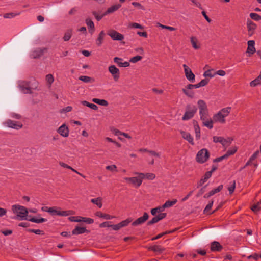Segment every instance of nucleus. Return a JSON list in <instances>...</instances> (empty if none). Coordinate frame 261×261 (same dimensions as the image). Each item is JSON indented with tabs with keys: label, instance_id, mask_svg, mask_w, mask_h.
I'll return each mask as SVG.
<instances>
[{
	"label": "nucleus",
	"instance_id": "1",
	"mask_svg": "<svg viewBox=\"0 0 261 261\" xmlns=\"http://www.w3.org/2000/svg\"><path fill=\"white\" fill-rule=\"evenodd\" d=\"M231 107H226L221 109L217 113L213 116V120L215 122H219L223 124L225 123V118L228 116L230 112Z\"/></svg>",
	"mask_w": 261,
	"mask_h": 261
},
{
	"label": "nucleus",
	"instance_id": "2",
	"mask_svg": "<svg viewBox=\"0 0 261 261\" xmlns=\"http://www.w3.org/2000/svg\"><path fill=\"white\" fill-rule=\"evenodd\" d=\"M14 213L16 214L19 220H28V211L27 208L19 205H14L12 206Z\"/></svg>",
	"mask_w": 261,
	"mask_h": 261
},
{
	"label": "nucleus",
	"instance_id": "3",
	"mask_svg": "<svg viewBox=\"0 0 261 261\" xmlns=\"http://www.w3.org/2000/svg\"><path fill=\"white\" fill-rule=\"evenodd\" d=\"M197 109L194 105L188 104L186 107L185 112L182 116V120H188L193 118L197 112Z\"/></svg>",
	"mask_w": 261,
	"mask_h": 261
},
{
	"label": "nucleus",
	"instance_id": "4",
	"mask_svg": "<svg viewBox=\"0 0 261 261\" xmlns=\"http://www.w3.org/2000/svg\"><path fill=\"white\" fill-rule=\"evenodd\" d=\"M210 155V153L207 149L205 148L202 149L197 152L196 161L199 163H204L208 160Z\"/></svg>",
	"mask_w": 261,
	"mask_h": 261
},
{
	"label": "nucleus",
	"instance_id": "5",
	"mask_svg": "<svg viewBox=\"0 0 261 261\" xmlns=\"http://www.w3.org/2000/svg\"><path fill=\"white\" fill-rule=\"evenodd\" d=\"M60 208L51 207L49 213L52 215H58L62 216H67L74 214V212L72 210L60 211Z\"/></svg>",
	"mask_w": 261,
	"mask_h": 261
},
{
	"label": "nucleus",
	"instance_id": "6",
	"mask_svg": "<svg viewBox=\"0 0 261 261\" xmlns=\"http://www.w3.org/2000/svg\"><path fill=\"white\" fill-rule=\"evenodd\" d=\"M195 86L193 84H189L181 89L182 93L188 98H193L195 96V92L193 89Z\"/></svg>",
	"mask_w": 261,
	"mask_h": 261
},
{
	"label": "nucleus",
	"instance_id": "7",
	"mask_svg": "<svg viewBox=\"0 0 261 261\" xmlns=\"http://www.w3.org/2000/svg\"><path fill=\"white\" fill-rule=\"evenodd\" d=\"M124 179L128 184H130L136 188H138L141 186L142 182V179L139 176V177H125Z\"/></svg>",
	"mask_w": 261,
	"mask_h": 261
},
{
	"label": "nucleus",
	"instance_id": "8",
	"mask_svg": "<svg viewBox=\"0 0 261 261\" xmlns=\"http://www.w3.org/2000/svg\"><path fill=\"white\" fill-rule=\"evenodd\" d=\"M108 35L115 41H122L124 37V35L114 30H110L108 32Z\"/></svg>",
	"mask_w": 261,
	"mask_h": 261
},
{
	"label": "nucleus",
	"instance_id": "9",
	"mask_svg": "<svg viewBox=\"0 0 261 261\" xmlns=\"http://www.w3.org/2000/svg\"><path fill=\"white\" fill-rule=\"evenodd\" d=\"M214 142H220L223 146H228L231 143L233 139L231 138H228L227 139L222 137L214 136L213 138Z\"/></svg>",
	"mask_w": 261,
	"mask_h": 261
},
{
	"label": "nucleus",
	"instance_id": "10",
	"mask_svg": "<svg viewBox=\"0 0 261 261\" xmlns=\"http://www.w3.org/2000/svg\"><path fill=\"white\" fill-rule=\"evenodd\" d=\"M197 105L200 116L208 114L207 105L203 100H199L197 102Z\"/></svg>",
	"mask_w": 261,
	"mask_h": 261
},
{
	"label": "nucleus",
	"instance_id": "11",
	"mask_svg": "<svg viewBox=\"0 0 261 261\" xmlns=\"http://www.w3.org/2000/svg\"><path fill=\"white\" fill-rule=\"evenodd\" d=\"M184 72L187 79L190 82H193L195 80V76L192 72L191 69L186 64L183 65Z\"/></svg>",
	"mask_w": 261,
	"mask_h": 261
},
{
	"label": "nucleus",
	"instance_id": "12",
	"mask_svg": "<svg viewBox=\"0 0 261 261\" xmlns=\"http://www.w3.org/2000/svg\"><path fill=\"white\" fill-rule=\"evenodd\" d=\"M108 70L112 75L115 81H118L120 77V72L118 68L115 65H111L108 68Z\"/></svg>",
	"mask_w": 261,
	"mask_h": 261
},
{
	"label": "nucleus",
	"instance_id": "13",
	"mask_svg": "<svg viewBox=\"0 0 261 261\" xmlns=\"http://www.w3.org/2000/svg\"><path fill=\"white\" fill-rule=\"evenodd\" d=\"M19 88L24 93H32L31 88L30 86V82L27 81H21L19 84Z\"/></svg>",
	"mask_w": 261,
	"mask_h": 261
},
{
	"label": "nucleus",
	"instance_id": "14",
	"mask_svg": "<svg viewBox=\"0 0 261 261\" xmlns=\"http://www.w3.org/2000/svg\"><path fill=\"white\" fill-rule=\"evenodd\" d=\"M149 218V215L147 213H144L143 216L140 217L134 221L132 225L136 226L143 224Z\"/></svg>",
	"mask_w": 261,
	"mask_h": 261
},
{
	"label": "nucleus",
	"instance_id": "15",
	"mask_svg": "<svg viewBox=\"0 0 261 261\" xmlns=\"http://www.w3.org/2000/svg\"><path fill=\"white\" fill-rule=\"evenodd\" d=\"M247 27L249 36H252L256 28V24L250 19H248L247 21Z\"/></svg>",
	"mask_w": 261,
	"mask_h": 261
},
{
	"label": "nucleus",
	"instance_id": "16",
	"mask_svg": "<svg viewBox=\"0 0 261 261\" xmlns=\"http://www.w3.org/2000/svg\"><path fill=\"white\" fill-rule=\"evenodd\" d=\"M58 132L61 136L64 137H67L69 135V129L65 124H63L61 126L58 128Z\"/></svg>",
	"mask_w": 261,
	"mask_h": 261
},
{
	"label": "nucleus",
	"instance_id": "17",
	"mask_svg": "<svg viewBox=\"0 0 261 261\" xmlns=\"http://www.w3.org/2000/svg\"><path fill=\"white\" fill-rule=\"evenodd\" d=\"M7 126L16 129H19L22 127V124L17 123L16 122L9 120L6 122Z\"/></svg>",
	"mask_w": 261,
	"mask_h": 261
},
{
	"label": "nucleus",
	"instance_id": "18",
	"mask_svg": "<svg viewBox=\"0 0 261 261\" xmlns=\"http://www.w3.org/2000/svg\"><path fill=\"white\" fill-rule=\"evenodd\" d=\"M123 59L122 58H119V57H115L114 58V62L117 64V65L119 67H127L130 66L129 62L125 61L124 62H122V61Z\"/></svg>",
	"mask_w": 261,
	"mask_h": 261
},
{
	"label": "nucleus",
	"instance_id": "19",
	"mask_svg": "<svg viewBox=\"0 0 261 261\" xmlns=\"http://www.w3.org/2000/svg\"><path fill=\"white\" fill-rule=\"evenodd\" d=\"M248 47L247 49V53L251 55L253 54L255 51L256 49L254 47L255 41L254 40H249L247 42Z\"/></svg>",
	"mask_w": 261,
	"mask_h": 261
},
{
	"label": "nucleus",
	"instance_id": "20",
	"mask_svg": "<svg viewBox=\"0 0 261 261\" xmlns=\"http://www.w3.org/2000/svg\"><path fill=\"white\" fill-rule=\"evenodd\" d=\"M180 134L182 137L188 141L191 144L194 145V143L193 141V137L191 136L190 133L185 132L184 130H180Z\"/></svg>",
	"mask_w": 261,
	"mask_h": 261
},
{
	"label": "nucleus",
	"instance_id": "21",
	"mask_svg": "<svg viewBox=\"0 0 261 261\" xmlns=\"http://www.w3.org/2000/svg\"><path fill=\"white\" fill-rule=\"evenodd\" d=\"M223 249L222 246L217 241H214L211 244L212 251H220Z\"/></svg>",
	"mask_w": 261,
	"mask_h": 261
},
{
	"label": "nucleus",
	"instance_id": "22",
	"mask_svg": "<svg viewBox=\"0 0 261 261\" xmlns=\"http://www.w3.org/2000/svg\"><path fill=\"white\" fill-rule=\"evenodd\" d=\"M148 250H151L153 251L156 253H162L165 250V248L162 247L160 245H153L151 246H149L147 248Z\"/></svg>",
	"mask_w": 261,
	"mask_h": 261
},
{
	"label": "nucleus",
	"instance_id": "23",
	"mask_svg": "<svg viewBox=\"0 0 261 261\" xmlns=\"http://www.w3.org/2000/svg\"><path fill=\"white\" fill-rule=\"evenodd\" d=\"M135 174L139 175L141 177L142 179L145 178L149 180H153L155 178V175L152 173H147L146 174L142 173H135Z\"/></svg>",
	"mask_w": 261,
	"mask_h": 261
},
{
	"label": "nucleus",
	"instance_id": "24",
	"mask_svg": "<svg viewBox=\"0 0 261 261\" xmlns=\"http://www.w3.org/2000/svg\"><path fill=\"white\" fill-rule=\"evenodd\" d=\"M121 5L120 4H115L109 7L107 10L104 13V15H107L108 14H110L113 13L114 12L118 10L120 7Z\"/></svg>",
	"mask_w": 261,
	"mask_h": 261
},
{
	"label": "nucleus",
	"instance_id": "25",
	"mask_svg": "<svg viewBox=\"0 0 261 261\" xmlns=\"http://www.w3.org/2000/svg\"><path fill=\"white\" fill-rule=\"evenodd\" d=\"M193 123L194 125V130L195 132V137L197 140H199L200 138V129L199 126L198 124V122L195 121H193Z\"/></svg>",
	"mask_w": 261,
	"mask_h": 261
},
{
	"label": "nucleus",
	"instance_id": "26",
	"mask_svg": "<svg viewBox=\"0 0 261 261\" xmlns=\"http://www.w3.org/2000/svg\"><path fill=\"white\" fill-rule=\"evenodd\" d=\"M46 50V49L45 48H38L36 50H34L32 54V56L33 58L35 59L40 57L41 56L43 55L44 50Z\"/></svg>",
	"mask_w": 261,
	"mask_h": 261
},
{
	"label": "nucleus",
	"instance_id": "27",
	"mask_svg": "<svg viewBox=\"0 0 261 261\" xmlns=\"http://www.w3.org/2000/svg\"><path fill=\"white\" fill-rule=\"evenodd\" d=\"M85 22L89 29V32L92 34L95 30L94 24L91 19L87 18L85 20Z\"/></svg>",
	"mask_w": 261,
	"mask_h": 261
},
{
	"label": "nucleus",
	"instance_id": "28",
	"mask_svg": "<svg viewBox=\"0 0 261 261\" xmlns=\"http://www.w3.org/2000/svg\"><path fill=\"white\" fill-rule=\"evenodd\" d=\"M190 41L192 47L195 49L200 48V45L198 44V41L196 37L192 36L190 38Z\"/></svg>",
	"mask_w": 261,
	"mask_h": 261
},
{
	"label": "nucleus",
	"instance_id": "29",
	"mask_svg": "<svg viewBox=\"0 0 261 261\" xmlns=\"http://www.w3.org/2000/svg\"><path fill=\"white\" fill-rule=\"evenodd\" d=\"M95 215L99 218H102L107 220H110L114 218L113 216H112L107 214L102 213L101 212H97L95 213Z\"/></svg>",
	"mask_w": 261,
	"mask_h": 261
},
{
	"label": "nucleus",
	"instance_id": "30",
	"mask_svg": "<svg viewBox=\"0 0 261 261\" xmlns=\"http://www.w3.org/2000/svg\"><path fill=\"white\" fill-rule=\"evenodd\" d=\"M215 75L216 73L213 69H208L203 73V76L206 78H212Z\"/></svg>",
	"mask_w": 261,
	"mask_h": 261
},
{
	"label": "nucleus",
	"instance_id": "31",
	"mask_svg": "<svg viewBox=\"0 0 261 261\" xmlns=\"http://www.w3.org/2000/svg\"><path fill=\"white\" fill-rule=\"evenodd\" d=\"M105 35V33L103 31H101L100 33L99 34L97 40H96V44L97 46H99L101 45L102 43L104 37Z\"/></svg>",
	"mask_w": 261,
	"mask_h": 261
},
{
	"label": "nucleus",
	"instance_id": "32",
	"mask_svg": "<svg viewBox=\"0 0 261 261\" xmlns=\"http://www.w3.org/2000/svg\"><path fill=\"white\" fill-rule=\"evenodd\" d=\"M86 231V228L77 226L72 230V233L73 234H79L83 233Z\"/></svg>",
	"mask_w": 261,
	"mask_h": 261
},
{
	"label": "nucleus",
	"instance_id": "33",
	"mask_svg": "<svg viewBox=\"0 0 261 261\" xmlns=\"http://www.w3.org/2000/svg\"><path fill=\"white\" fill-rule=\"evenodd\" d=\"M92 101L98 105L107 107L108 106V102L105 99H99L97 98H93Z\"/></svg>",
	"mask_w": 261,
	"mask_h": 261
},
{
	"label": "nucleus",
	"instance_id": "34",
	"mask_svg": "<svg viewBox=\"0 0 261 261\" xmlns=\"http://www.w3.org/2000/svg\"><path fill=\"white\" fill-rule=\"evenodd\" d=\"M79 79L80 81H82L85 83H93L95 81L94 78L91 77L90 76H81L79 77Z\"/></svg>",
	"mask_w": 261,
	"mask_h": 261
},
{
	"label": "nucleus",
	"instance_id": "35",
	"mask_svg": "<svg viewBox=\"0 0 261 261\" xmlns=\"http://www.w3.org/2000/svg\"><path fill=\"white\" fill-rule=\"evenodd\" d=\"M209 82V79L207 78H205L204 79L202 80L200 82L196 84H194L195 86V88H198L201 87H203L206 86L208 83Z\"/></svg>",
	"mask_w": 261,
	"mask_h": 261
},
{
	"label": "nucleus",
	"instance_id": "36",
	"mask_svg": "<svg viewBox=\"0 0 261 261\" xmlns=\"http://www.w3.org/2000/svg\"><path fill=\"white\" fill-rule=\"evenodd\" d=\"M91 202L92 203L97 205L99 208H101L102 207V198L100 197H97L96 198L92 199L91 200Z\"/></svg>",
	"mask_w": 261,
	"mask_h": 261
},
{
	"label": "nucleus",
	"instance_id": "37",
	"mask_svg": "<svg viewBox=\"0 0 261 261\" xmlns=\"http://www.w3.org/2000/svg\"><path fill=\"white\" fill-rule=\"evenodd\" d=\"M72 35V30L69 29L64 34V35L63 37L64 41H67L69 40L71 38V37Z\"/></svg>",
	"mask_w": 261,
	"mask_h": 261
},
{
	"label": "nucleus",
	"instance_id": "38",
	"mask_svg": "<svg viewBox=\"0 0 261 261\" xmlns=\"http://www.w3.org/2000/svg\"><path fill=\"white\" fill-rule=\"evenodd\" d=\"M177 200L174 199L173 201H167L162 206L163 210L165 208L169 207L175 204L177 202Z\"/></svg>",
	"mask_w": 261,
	"mask_h": 261
},
{
	"label": "nucleus",
	"instance_id": "39",
	"mask_svg": "<svg viewBox=\"0 0 261 261\" xmlns=\"http://www.w3.org/2000/svg\"><path fill=\"white\" fill-rule=\"evenodd\" d=\"M175 230H176V229H173V230H172L171 231H165V232H164L163 233L159 234L156 237L152 238L151 239V240L153 241V240L158 239L161 238L162 237H163V236H164L165 234H167L170 233H172V232L175 231Z\"/></svg>",
	"mask_w": 261,
	"mask_h": 261
},
{
	"label": "nucleus",
	"instance_id": "40",
	"mask_svg": "<svg viewBox=\"0 0 261 261\" xmlns=\"http://www.w3.org/2000/svg\"><path fill=\"white\" fill-rule=\"evenodd\" d=\"M132 221L133 219L131 218H128L127 219L121 221L119 223L121 228L127 226Z\"/></svg>",
	"mask_w": 261,
	"mask_h": 261
},
{
	"label": "nucleus",
	"instance_id": "41",
	"mask_svg": "<svg viewBox=\"0 0 261 261\" xmlns=\"http://www.w3.org/2000/svg\"><path fill=\"white\" fill-rule=\"evenodd\" d=\"M213 119H212L211 118L210 119L208 120L205 122H203V125L209 129H212L213 127V122H214Z\"/></svg>",
	"mask_w": 261,
	"mask_h": 261
},
{
	"label": "nucleus",
	"instance_id": "42",
	"mask_svg": "<svg viewBox=\"0 0 261 261\" xmlns=\"http://www.w3.org/2000/svg\"><path fill=\"white\" fill-rule=\"evenodd\" d=\"M142 56L137 55L136 56L133 57L129 59V62L132 63H136L138 61H141L142 59Z\"/></svg>",
	"mask_w": 261,
	"mask_h": 261
},
{
	"label": "nucleus",
	"instance_id": "43",
	"mask_svg": "<svg viewBox=\"0 0 261 261\" xmlns=\"http://www.w3.org/2000/svg\"><path fill=\"white\" fill-rule=\"evenodd\" d=\"M237 147L235 146V147H233L231 149L228 150L226 152V154H224V155L226 157V158L227 159L230 155L234 154L237 152Z\"/></svg>",
	"mask_w": 261,
	"mask_h": 261
},
{
	"label": "nucleus",
	"instance_id": "44",
	"mask_svg": "<svg viewBox=\"0 0 261 261\" xmlns=\"http://www.w3.org/2000/svg\"><path fill=\"white\" fill-rule=\"evenodd\" d=\"M28 220L33 222L36 223H42V222H44L46 221V220L45 219L43 218H41L40 219H36L34 217L29 219H28Z\"/></svg>",
	"mask_w": 261,
	"mask_h": 261
},
{
	"label": "nucleus",
	"instance_id": "45",
	"mask_svg": "<svg viewBox=\"0 0 261 261\" xmlns=\"http://www.w3.org/2000/svg\"><path fill=\"white\" fill-rule=\"evenodd\" d=\"M251 209L254 213H257L261 210V207L259 206V202H257L256 204L253 205Z\"/></svg>",
	"mask_w": 261,
	"mask_h": 261
},
{
	"label": "nucleus",
	"instance_id": "46",
	"mask_svg": "<svg viewBox=\"0 0 261 261\" xmlns=\"http://www.w3.org/2000/svg\"><path fill=\"white\" fill-rule=\"evenodd\" d=\"M250 17H251V19L255 20L256 21L261 20V16H260L257 13H251L250 14Z\"/></svg>",
	"mask_w": 261,
	"mask_h": 261
},
{
	"label": "nucleus",
	"instance_id": "47",
	"mask_svg": "<svg viewBox=\"0 0 261 261\" xmlns=\"http://www.w3.org/2000/svg\"><path fill=\"white\" fill-rule=\"evenodd\" d=\"M163 208L162 207H155V208H152L151 209V214L154 216L156 213H160V212H161L163 211Z\"/></svg>",
	"mask_w": 261,
	"mask_h": 261
},
{
	"label": "nucleus",
	"instance_id": "48",
	"mask_svg": "<svg viewBox=\"0 0 261 261\" xmlns=\"http://www.w3.org/2000/svg\"><path fill=\"white\" fill-rule=\"evenodd\" d=\"M157 24L159 27H160L162 29H167V30H168L171 31H174L176 30V29L172 27L165 25L162 24L160 23H158Z\"/></svg>",
	"mask_w": 261,
	"mask_h": 261
},
{
	"label": "nucleus",
	"instance_id": "49",
	"mask_svg": "<svg viewBox=\"0 0 261 261\" xmlns=\"http://www.w3.org/2000/svg\"><path fill=\"white\" fill-rule=\"evenodd\" d=\"M213 204V201H211L205 207V209L204 210V213H208L210 214L213 213H209L210 211L211 210L212 205Z\"/></svg>",
	"mask_w": 261,
	"mask_h": 261
},
{
	"label": "nucleus",
	"instance_id": "50",
	"mask_svg": "<svg viewBox=\"0 0 261 261\" xmlns=\"http://www.w3.org/2000/svg\"><path fill=\"white\" fill-rule=\"evenodd\" d=\"M46 80L49 85V86H50L54 81V79L53 75L50 74H47L46 76Z\"/></svg>",
	"mask_w": 261,
	"mask_h": 261
},
{
	"label": "nucleus",
	"instance_id": "51",
	"mask_svg": "<svg viewBox=\"0 0 261 261\" xmlns=\"http://www.w3.org/2000/svg\"><path fill=\"white\" fill-rule=\"evenodd\" d=\"M159 221H160V218H158V217H157V216H156L154 217H153L151 220L148 221L147 222V224L148 225H151L155 223H157Z\"/></svg>",
	"mask_w": 261,
	"mask_h": 261
},
{
	"label": "nucleus",
	"instance_id": "52",
	"mask_svg": "<svg viewBox=\"0 0 261 261\" xmlns=\"http://www.w3.org/2000/svg\"><path fill=\"white\" fill-rule=\"evenodd\" d=\"M106 169L111 171H117V166L115 165H108L106 166Z\"/></svg>",
	"mask_w": 261,
	"mask_h": 261
},
{
	"label": "nucleus",
	"instance_id": "53",
	"mask_svg": "<svg viewBox=\"0 0 261 261\" xmlns=\"http://www.w3.org/2000/svg\"><path fill=\"white\" fill-rule=\"evenodd\" d=\"M129 28L141 29H143V26H142L141 24H140L139 23H136V22H134V23H132L130 24H129Z\"/></svg>",
	"mask_w": 261,
	"mask_h": 261
},
{
	"label": "nucleus",
	"instance_id": "54",
	"mask_svg": "<svg viewBox=\"0 0 261 261\" xmlns=\"http://www.w3.org/2000/svg\"><path fill=\"white\" fill-rule=\"evenodd\" d=\"M200 120L202 121V123H205L206 121L211 119V118L209 117L208 114L200 116Z\"/></svg>",
	"mask_w": 261,
	"mask_h": 261
},
{
	"label": "nucleus",
	"instance_id": "55",
	"mask_svg": "<svg viewBox=\"0 0 261 261\" xmlns=\"http://www.w3.org/2000/svg\"><path fill=\"white\" fill-rule=\"evenodd\" d=\"M92 14L95 16V18L97 19V21L100 20L102 19V18L106 15H104V13L101 15H99L96 11H93Z\"/></svg>",
	"mask_w": 261,
	"mask_h": 261
},
{
	"label": "nucleus",
	"instance_id": "56",
	"mask_svg": "<svg viewBox=\"0 0 261 261\" xmlns=\"http://www.w3.org/2000/svg\"><path fill=\"white\" fill-rule=\"evenodd\" d=\"M29 231L31 232H33L36 234L38 235H43L44 234V232L43 231L40 229H29Z\"/></svg>",
	"mask_w": 261,
	"mask_h": 261
},
{
	"label": "nucleus",
	"instance_id": "57",
	"mask_svg": "<svg viewBox=\"0 0 261 261\" xmlns=\"http://www.w3.org/2000/svg\"><path fill=\"white\" fill-rule=\"evenodd\" d=\"M236 188V181L234 180L231 186L228 187V190L229 193L231 194L233 192Z\"/></svg>",
	"mask_w": 261,
	"mask_h": 261
},
{
	"label": "nucleus",
	"instance_id": "58",
	"mask_svg": "<svg viewBox=\"0 0 261 261\" xmlns=\"http://www.w3.org/2000/svg\"><path fill=\"white\" fill-rule=\"evenodd\" d=\"M17 15V14H15L14 13H6L4 15V17L5 18H10L15 17Z\"/></svg>",
	"mask_w": 261,
	"mask_h": 261
},
{
	"label": "nucleus",
	"instance_id": "59",
	"mask_svg": "<svg viewBox=\"0 0 261 261\" xmlns=\"http://www.w3.org/2000/svg\"><path fill=\"white\" fill-rule=\"evenodd\" d=\"M68 219L71 222H80V220L79 219V216H71L68 218Z\"/></svg>",
	"mask_w": 261,
	"mask_h": 261
},
{
	"label": "nucleus",
	"instance_id": "60",
	"mask_svg": "<svg viewBox=\"0 0 261 261\" xmlns=\"http://www.w3.org/2000/svg\"><path fill=\"white\" fill-rule=\"evenodd\" d=\"M132 5L135 7H137L140 9L145 10L144 7L143 6H142L140 3L138 2H133Z\"/></svg>",
	"mask_w": 261,
	"mask_h": 261
},
{
	"label": "nucleus",
	"instance_id": "61",
	"mask_svg": "<svg viewBox=\"0 0 261 261\" xmlns=\"http://www.w3.org/2000/svg\"><path fill=\"white\" fill-rule=\"evenodd\" d=\"M110 227L114 230H118L121 228L119 223L117 224L111 225Z\"/></svg>",
	"mask_w": 261,
	"mask_h": 261
},
{
	"label": "nucleus",
	"instance_id": "62",
	"mask_svg": "<svg viewBox=\"0 0 261 261\" xmlns=\"http://www.w3.org/2000/svg\"><path fill=\"white\" fill-rule=\"evenodd\" d=\"M216 75L218 74L220 76H224L226 74V72L224 70H219L217 72H215Z\"/></svg>",
	"mask_w": 261,
	"mask_h": 261
},
{
	"label": "nucleus",
	"instance_id": "63",
	"mask_svg": "<svg viewBox=\"0 0 261 261\" xmlns=\"http://www.w3.org/2000/svg\"><path fill=\"white\" fill-rule=\"evenodd\" d=\"M222 188H223V185H221L219 186L217 188L214 189L212 190L214 192V194H216L218 192H219L220 191H221Z\"/></svg>",
	"mask_w": 261,
	"mask_h": 261
},
{
	"label": "nucleus",
	"instance_id": "64",
	"mask_svg": "<svg viewBox=\"0 0 261 261\" xmlns=\"http://www.w3.org/2000/svg\"><path fill=\"white\" fill-rule=\"evenodd\" d=\"M148 153L154 156H156L158 158L160 157V154L158 152H156L153 151V150H149Z\"/></svg>",
	"mask_w": 261,
	"mask_h": 261
}]
</instances>
